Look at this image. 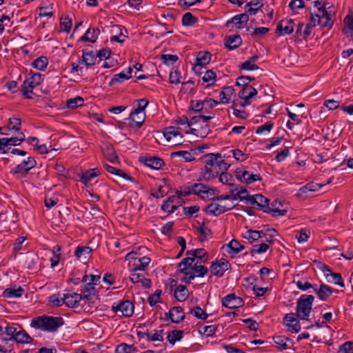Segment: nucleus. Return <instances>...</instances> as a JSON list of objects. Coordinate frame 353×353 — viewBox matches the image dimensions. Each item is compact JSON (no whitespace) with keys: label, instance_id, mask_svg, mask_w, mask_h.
Returning <instances> with one entry per match:
<instances>
[{"label":"nucleus","instance_id":"52","mask_svg":"<svg viewBox=\"0 0 353 353\" xmlns=\"http://www.w3.org/2000/svg\"><path fill=\"white\" fill-rule=\"evenodd\" d=\"M319 14H316V17L317 18V22L321 23V20L327 19L328 17H331V13L329 12L324 4L322 7L318 8Z\"/></svg>","mask_w":353,"mask_h":353},{"label":"nucleus","instance_id":"59","mask_svg":"<svg viewBox=\"0 0 353 353\" xmlns=\"http://www.w3.org/2000/svg\"><path fill=\"white\" fill-rule=\"evenodd\" d=\"M161 294V290H157L152 294L150 295L148 298V302L151 306L155 305L159 302V299Z\"/></svg>","mask_w":353,"mask_h":353},{"label":"nucleus","instance_id":"58","mask_svg":"<svg viewBox=\"0 0 353 353\" xmlns=\"http://www.w3.org/2000/svg\"><path fill=\"white\" fill-rule=\"evenodd\" d=\"M217 330V327L214 325H206L203 327V330H199L200 334L206 336L207 337L212 336L214 334Z\"/></svg>","mask_w":353,"mask_h":353},{"label":"nucleus","instance_id":"63","mask_svg":"<svg viewBox=\"0 0 353 353\" xmlns=\"http://www.w3.org/2000/svg\"><path fill=\"white\" fill-rule=\"evenodd\" d=\"M338 353H353V342L347 341L339 347Z\"/></svg>","mask_w":353,"mask_h":353},{"label":"nucleus","instance_id":"24","mask_svg":"<svg viewBox=\"0 0 353 353\" xmlns=\"http://www.w3.org/2000/svg\"><path fill=\"white\" fill-rule=\"evenodd\" d=\"M100 171L97 168H92L88 170L83 172L80 176V181L84 184L85 185H87L89 183V181L92 179L94 178L100 174Z\"/></svg>","mask_w":353,"mask_h":353},{"label":"nucleus","instance_id":"39","mask_svg":"<svg viewBox=\"0 0 353 353\" xmlns=\"http://www.w3.org/2000/svg\"><path fill=\"white\" fill-rule=\"evenodd\" d=\"M201 129V130L200 131L198 129L190 128L189 130L185 131V134H192L196 136L205 137L210 132L209 125L208 124H205L204 126H202Z\"/></svg>","mask_w":353,"mask_h":353},{"label":"nucleus","instance_id":"44","mask_svg":"<svg viewBox=\"0 0 353 353\" xmlns=\"http://www.w3.org/2000/svg\"><path fill=\"white\" fill-rule=\"evenodd\" d=\"M15 333H17V328L12 326H6L5 327L4 334L9 336V338H6L3 336V333L0 334V339L3 341H7L9 340H14L15 339Z\"/></svg>","mask_w":353,"mask_h":353},{"label":"nucleus","instance_id":"53","mask_svg":"<svg viewBox=\"0 0 353 353\" xmlns=\"http://www.w3.org/2000/svg\"><path fill=\"white\" fill-rule=\"evenodd\" d=\"M190 313L197 319L202 320H205L208 317V314L199 306L191 309Z\"/></svg>","mask_w":353,"mask_h":353},{"label":"nucleus","instance_id":"6","mask_svg":"<svg viewBox=\"0 0 353 353\" xmlns=\"http://www.w3.org/2000/svg\"><path fill=\"white\" fill-rule=\"evenodd\" d=\"M43 81L42 75L40 73H35L30 78L26 79L21 86V90L22 94L28 99L32 97L29 96V93H32L33 89L39 85Z\"/></svg>","mask_w":353,"mask_h":353},{"label":"nucleus","instance_id":"31","mask_svg":"<svg viewBox=\"0 0 353 353\" xmlns=\"http://www.w3.org/2000/svg\"><path fill=\"white\" fill-rule=\"evenodd\" d=\"M163 133V136L168 141L171 140L172 137H179V141H181L183 137V134L179 130H176L174 126H169L164 128Z\"/></svg>","mask_w":353,"mask_h":353},{"label":"nucleus","instance_id":"64","mask_svg":"<svg viewBox=\"0 0 353 353\" xmlns=\"http://www.w3.org/2000/svg\"><path fill=\"white\" fill-rule=\"evenodd\" d=\"M205 105L204 100L203 101H192L190 102V110H193L194 112H201L203 109Z\"/></svg>","mask_w":353,"mask_h":353},{"label":"nucleus","instance_id":"26","mask_svg":"<svg viewBox=\"0 0 353 353\" xmlns=\"http://www.w3.org/2000/svg\"><path fill=\"white\" fill-rule=\"evenodd\" d=\"M226 247L228 249V254H231L232 256L239 254L245 248V247L236 239L231 240L226 245Z\"/></svg>","mask_w":353,"mask_h":353},{"label":"nucleus","instance_id":"30","mask_svg":"<svg viewBox=\"0 0 353 353\" xmlns=\"http://www.w3.org/2000/svg\"><path fill=\"white\" fill-rule=\"evenodd\" d=\"M96 61V56L93 51L85 52L83 51L82 59L79 63H83L87 68H90L94 65Z\"/></svg>","mask_w":353,"mask_h":353},{"label":"nucleus","instance_id":"62","mask_svg":"<svg viewBox=\"0 0 353 353\" xmlns=\"http://www.w3.org/2000/svg\"><path fill=\"white\" fill-rule=\"evenodd\" d=\"M135 349L133 345L122 343L117 347L116 352L117 353H132L135 351Z\"/></svg>","mask_w":353,"mask_h":353},{"label":"nucleus","instance_id":"4","mask_svg":"<svg viewBox=\"0 0 353 353\" xmlns=\"http://www.w3.org/2000/svg\"><path fill=\"white\" fill-rule=\"evenodd\" d=\"M314 301L312 294H303L297 300L295 314L299 319L308 320Z\"/></svg>","mask_w":353,"mask_h":353},{"label":"nucleus","instance_id":"22","mask_svg":"<svg viewBox=\"0 0 353 353\" xmlns=\"http://www.w3.org/2000/svg\"><path fill=\"white\" fill-rule=\"evenodd\" d=\"M99 34L100 30L98 28H89L86 32L80 38V40L81 41L94 43Z\"/></svg>","mask_w":353,"mask_h":353},{"label":"nucleus","instance_id":"32","mask_svg":"<svg viewBox=\"0 0 353 353\" xmlns=\"http://www.w3.org/2000/svg\"><path fill=\"white\" fill-rule=\"evenodd\" d=\"M189 296L188 290L185 285H179L174 290V297L179 301H184Z\"/></svg>","mask_w":353,"mask_h":353},{"label":"nucleus","instance_id":"55","mask_svg":"<svg viewBox=\"0 0 353 353\" xmlns=\"http://www.w3.org/2000/svg\"><path fill=\"white\" fill-rule=\"evenodd\" d=\"M21 121L19 118H10L8 128L10 130L19 131L21 129Z\"/></svg>","mask_w":353,"mask_h":353},{"label":"nucleus","instance_id":"27","mask_svg":"<svg viewBox=\"0 0 353 353\" xmlns=\"http://www.w3.org/2000/svg\"><path fill=\"white\" fill-rule=\"evenodd\" d=\"M24 292V289L21 286L17 289L8 288L3 292L2 296L5 298H20Z\"/></svg>","mask_w":353,"mask_h":353},{"label":"nucleus","instance_id":"33","mask_svg":"<svg viewBox=\"0 0 353 353\" xmlns=\"http://www.w3.org/2000/svg\"><path fill=\"white\" fill-rule=\"evenodd\" d=\"M257 91L252 86H247L242 88L239 92V98L242 99H250L256 95Z\"/></svg>","mask_w":353,"mask_h":353},{"label":"nucleus","instance_id":"50","mask_svg":"<svg viewBox=\"0 0 353 353\" xmlns=\"http://www.w3.org/2000/svg\"><path fill=\"white\" fill-rule=\"evenodd\" d=\"M129 119L132 121L134 123V126L137 128H140L145 120V113H139V115L134 117H129ZM130 127H134L132 124H130Z\"/></svg>","mask_w":353,"mask_h":353},{"label":"nucleus","instance_id":"56","mask_svg":"<svg viewBox=\"0 0 353 353\" xmlns=\"http://www.w3.org/2000/svg\"><path fill=\"white\" fill-rule=\"evenodd\" d=\"M216 73L212 70H207L202 79L204 82L209 83L208 85H213L216 79Z\"/></svg>","mask_w":353,"mask_h":353},{"label":"nucleus","instance_id":"38","mask_svg":"<svg viewBox=\"0 0 353 353\" xmlns=\"http://www.w3.org/2000/svg\"><path fill=\"white\" fill-rule=\"evenodd\" d=\"M262 234L265 235L266 234L263 233V231L249 230L246 232L245 234L244 235V238L248 239L250 241V243H252L254 241L261 238Z\"/></svg>","mask_w":353,"mask_h":353},{"label":"nucleus","instance_id":"21","mask_svg":"<svg viewBox=\"0 0 353 353\" xmlns=\"http://www.w3.org/2000/svg\"><path fill=\"white\" fill-rule=\"evenodd\" d=\"M211 60V54L208 52H199L196 58V63L193 67V70L196 71L197 67H203Z\"/></svg>","mask_w":353,"mask_h":353},{"label":"nucleus","instance_id":"18","mask_svg":"<svg viewBox=\"0 0 353 353\" xmlns=\"http://www.w3.org/2000/svg\"><path fill=\"white\" fill-rule=\"evenodd\" d=\"M314 292L316 294L317 296L322 301H326L333 293V288L330 286L322 283L319 288H314Z\"/></svg>","mask_w":353,"mask_h":353},{"label":"nucleus","instance_id":"17","mask_svg":"<svg viewBox=\"0 0 353 353\" xmlns=\"http://www.w3.org/2000/svg\"><path fill=\"white\" fill-rule=\"evenodd\" d=\"M242 43V39L239 34L227 36L224 38V46L230 50H234Z\"/></svg>","mask_w":353,"mask_h":353},{"label":"nucleus","instance_id":"29","mask_svg":"<svg viewBox=\"0 0 353 353\" xmlns=\"http://www.w3.org/2000/svg\"><path fill=\"white\" fill-rule=\"evenodd\" d=\"M132 72V69L131 67L128 68L127 73L120 72L119 74H114L112 79H111L109 85L111 86L114 83H122L124 80H128L131 78V73Z\"/></svg>","mask_w":353,"mask_h":353},{"label":"nucleus","instance_id":"25","mask_svg":"<svg viewBox=\"0 0 353 353\" xmlns=\"http://www.w3.org/2000/svg\"><path fill=\"white\" fill-rule=\"evenodd\" d=\"M97 293V290L94 287V285L89 281L88 283L84 284L83 288L81 290V294L83 296L84 299L88 301L91 300L94 296H95Z\"/></svg>","mask_w":353,"mask_h":353},{"label":"nucleus","instance_id":"1","mask_svg":"<svg viewBox=\"0 0 353 353\" xmlns=\"http://www.w3.org/2000/svg\"><path fill=\"white\" fill-rule=\"evenodd\" d=\"M224 158L225 156L222 157L220 153H208L203 155L199 160L205 164L202 169L204 172L198 181H210L217 177L221 170H228L230 165L225 161Z\"/></svg>","mask_w":353,"mask_h":353},{"label":"nucleus","instance_id":"42","mask_svg":"<svg viewBox=\"0 0 353 353\" xmlns=\"http://www.w3.org/2000/svg\"><path fill=\"white\" fill-rule=\"evenodd\" d=\"M194 153H191L188 151H177L172 152L170 156L172 157H181L184 159L185 162H190L195 160V157H194Z\"/></svg>","mask_w":353,"mask_h":353},{"label":"nucleus","instance_id":"2","mask_svg":"<svg viewBox=\"0 0 353 353\" xmlns=\"http://www.w3.org/2000/svg\"><path fill=\"white\" fill-rule=\"evenodd\" d=\"M64 323L61 317L43 315L33 318L30 325L43 331L54 332Z\"/></svg>","mask_w":353,"mask_h":353},{"label":"nucleus","instance_id":"11","mask_svg":"<svg viewBox=\"0 0 353 353\" xmlns=\"http://www.w3.org/2000/svg\"><path fill=\"white\" fill-rule=\"evenodd\" d=\"M139 161L154 170H159L165 165L164 161L157 157L141 156L139 158Z\"/></svg>","mask_w":353,"mask_h":353},{"label":"nucleus","instance_id":"61","mask_svg":"<svg viewBox=\"0 0 353 353\" xmlns=\"http://www.w3.org/2000/svg\"><path fill=\"white\" fill-rule=\"evenodd\" d=\"M310 234V230L303 228L301 229L296 235V237L299 243L307 241Z\"/></svg>","mask_w":353,"mask_h":353},{"label":"nucleus","instance_id":"54","mask_svg":"<svg viewBox=\"0 0 353 353\" xmlns=\"http://www.w3.org/2000/svg\"><path fill=\"white\" fill-rule=\"evenodd\" d=\"M228 170H221L219 176V180L223 184H227L229 185H232V184L230 183V181L233 179L232 176L227 172Z\"/></svg>","mask_w":353,"mask_h":353},{"label":"nucleus","instance_id":"28","mask_svg":"<svg viewBox=\"0 0 353 353\" xmlns=\"http://www.w3.org/2000/svg\"><path fill=\"white\" fill-rule=\"evenodd\" d=\"M196 258L187 256L182 259V261L178 264V272L183 273L185 271H188V269H190L193 267V263L194 262Z\"/></svg>","mask_w":353,"mask_h":353},{"label":"nucleus","instance_id":"7","mask_svg":"<svg viewBox=\"0 0 353 353\" xmlns=\"http://www.w3.org/2000/svg\"><path fill=\"white\" fill-rule=\"evenodd\" d=\"M235 207V205H221L215 198L212 199V202L205 208V212L210 214L217 216Z\"/></svg>","mask_w":353,"mask_h":353},{"label":"nucleus","instance_id":"3","mask_svg":"<svg viewBox=\"0 0 353 353\" xmlns=\"http://www.w3.org/2000/svg\"><path fill=\"white\" fill-rule=\"evenodd\" d=\"M269 199L262 194H258L255 196L249 195L248 197V204H256L265 213H272V216H284L287 213L286 210H280L279 208H272L269 206Z\"/></svg>","mask_w":353,"mask_h":353},{"label":"nucleus","instance_id":"46","mask_svg":"<svg viewBox=\"0 0 353 353\" xmlns=\"http://www.w3.org/2000/svg\"><path fill=\"white\" fill-rule=\"evenodd\" d=\"M198 22V19L191 12H186L182 17V24L184 26H191Z\"/></svg>","mask_w":353,"mask_h":353},{"label":"nucleus","instance_id":"51","mask_svg":"<svg viewBox=\"0 0 353 353\" xmlns=\"http://www.w3.org/2000/svg\"><path fill=\"white\" fill-rule=\"evenodd\" d=\"M254 77L248 76H241L236 79V85L241 87L242 88L247 86H251L249 83L251 81L254 80Z\"/></svg>","mask_w":353,"mask_h":353},{"label":"nucleus","instance_id":"57","mask_svg":"<svg viewBox=\"0 0 353 353\" xmlns=\"http://www.w3.org/2000/svg\"><path fill=\"white\" fill-rule=\"evenodd\" d=\"M72 24V19L68 17L61 19L60 26L62 31L69 32L70 31Z\"/></svg>","mask_w":353,"mask_h":353},{"label":"nucleus","instance_id":"34","mask_svg":"<svg viewBox=\"0 0 353 353\" xmlns=\"http://www.w3.org/2000/svg\"><path fill=\"white\" fill-rule=\"evenodd\" d=\"M14 341L19 343H31L34 339L23 330L15 333V339Z\"/></svg>","mask_w":353,"mask_h":353},{"label":"nucleus","instance_id":"8","mask_svg":"<svg viewBox=\"0 0 353 353\" xmlns=\"http://www.w3.org/2000/svg\"><path fill=\"white\" fill-rule=\"evenodd\" d=\"M222 305L230 309H236L241 307L244 304L242 298L237 296L234 293L229 294L222 299Z\"/></svg>","mask_w":353,"mask_h":353},{"label":"nucleus","instance_id":"43","mask_svg":"<svg viewBox=\"0 0 353 353\" xmlns=\"http://www.w3.org/2000/svg\"><path fill=\"white\" fill-rule=\"evenodd\" d=\"M149 101L145 99H141L138 101L137 108L130 113V117H134L139 115V113H145L144 110L148 105Z\"/></svg>","mask_w":353,"mask_h":353},{"label":"nucleus","instance_id":"20","mask_svg":"<svg viewBox=\"0 0 353 353\" xmlns=\"http://www.w3.org/2000/svg\"><path fill=\"white\" fill-rule=\"evenodd\" d=\"M236 172V178L241 181H244L246 184H251L256 181H261V177L259 174H250L249 172L244 170L241 172Z\"/></svg>","mask_w":353,"mask_h":353},{"label":"nucleus","instance_id":"49","mask_svg":"<svg viewBox=\"0 0 353 353\" xmlns=\"http://www.w3.org/2000/svg\"><path fill=\"white\" fill-rule=\"evenodd\" d=\"M84 100L81 97H77L73 99H70L66 101V105L68 108L74 109L77 107L82 106L83 105Z\"/></svg>","mask_w":353,"mask_h":353},{"label":"nucleus","instance_id":"23","mask_svg":"<svg viewBox=\"0 0 353 353\" xmlns=\"http://www.w3.org/2000/svg\"><path fill=\"white\" fill-rule=\"evenodd\" d=\"M105 169L107 172H108L110 174H113L117 176L122 177L125 180L130 181H134V179L126 174L125 172H123L122 170L117 169L112 165H110L108 164L105 163L103 165Z\"/></svg>","mask_w":353,"mask_h":353},{"label":"nucleus","instance_id":"15","mask_svg":"<svg viewBox=\"0 0 353 353\" xmlns=\"http://www.w3.org/2000/svg\"><path fill=\"white\" fill-rule=\"evenodd\" d=\"M37 165V162L32 157H28L27 160L22 161L16 166L14 170L15 174H21L26 175L28 172Z\"/></svg>","mask_w":353,"mask_h":353},{"label":"nucleus","instance_id":"13","mask_svg":"<svg viewBox=\"0 0 353 353\" xmlns=\"http://www.w3.org/2000/svg\"><path fill=\"white\" fill-rule=\"evenodd\" d=\"M83 296L81 294L77 292L64 294L62 297V302L69 307H77L79 305V302L82 300Z\"/></svg>","mask_w":353,"mask_h":353},{"label":"nucleus","instance_id":"14","mask_svg":"<svg viewBox=\"0 0 353 353\" xmlns=\"http://www.w3.org/2000/svg\"><path fill=\"white\" fill-rule=\"evenodd\" d=\"M294 31V21L292 19H283L277 25L276 33L279 35L290 34Z\"/></svg>","mask_w":353,"mask_h":353},{"label":"nucleus","instance_id":"47","mask_svg":"<svg viewBox=\"0 0 353 353\" xmlns=\"http://www.w3.org/2000/svg\"><path fill=\"white\" fill-rule=\"evenodd\" d=\"M218 260L212 262L210 270L213 275L221 277L224 274L223 270Z\"/></svg>","mask_w":353,"mask_h":353},{"label":"nucleus","instance_id":"5","mask_svg":"<svg viewBox=\"0 0 353 353\" xmlns=\"http://www.w3.org/2000/svg\"><path fill=\"white\" fill-rule=\"evenodd\" d=\"M208 272V269L205 266L196 262L193 267L183 272L184 276L181 279V281L185 284H190L195 277H203Z\"/></svg>","mask_w":353,"mask_h":353},{"label":"nucleus","instance_id":"37","mask_svg":"<svg viewBox=\"0 0 353 353\" xmlns=\"http://www.w3.org/2000/svg\"><path fill=\"white\" fill-rule=\"evenodd\" d=\"M92 251V248L88 246H78L74 252V255L78 259L83 258V259H86Z\"/></svg>","mask_w":353,"mask_h":353},{"label":"nucleus","instance_id":"16","mask_svg":"<svg viewBox=\"0 0 353 353\" xmlns=\"http://www.w3.org/2000/svg\"><path fill=\"white\" fill-rule=\"evenodd\" d=\"M101 150L107 160L110 163H116L119 162V157L113 145L111 143L108 142L103 143L101 145Z\"/></svg>","mask_w":353,"mask_h":353},{"label":"nucleus","instance_id":"19","mask_svg":"<svg viewBox=\"0 0 353 353\" xmlns=\"http://www.w3.org/2000/svg\"><path fill=\"white\" fill-rule=\"evenodd\" d=\"M191 188L192 190V194L199 196L202 199L204 198V196L203 195V194H208V193L212 194L210 192L211 191H212V192L216 191L215 188H209L208 186H207L203 183H196L192 184L191 185Z\"/></svg>","mask_w":353,"mask_h":353},{"label":"nucleus","instance_id":"48","mask_svg":"<svg viewBox=\"0 0 353 353\" xmlns=\"http://www.w3.org/2000/svg\"><path fill=\"white\" fill-rule=\"evenodd\" d=\"M273 340L280 350H284L288 348L286 343L287 341L289 340L288 337L283 336H275L273 337Z\"/></svg>","mask_w":353,"mask_h":353},{"label":"nucleus","instance_id":"36","mask_svg":"<svg viewBox=\"0 0 353 353\" xmlns=\"http://www.w3.org/2000/svg\"><path fill=\"white\" fill-rule=\"evenodd\" d=\"M150 261V259L147 256L139 257L137 261L138 263H134L132 270L134 272L138 270H145L148 268Z\"/></svg>","mask_w":353,"mask_h":353},{"label":"nucleus","instance_id":"60","mask_svg":"<svg viewBox=\"0 0 353 353\" xmlns=\"http://www.w3.org/2000/svg\"><path fill=\"white\" fill-rule=\"evenodd\" d=\"M193 255H194V257H195L196 259L201 260L200 263H202V262L205 263L208 259V257H207L208 253L203 248L194 250Z\"/></svg>","mask_w":353,"mask_h":353},{"label":"nucleus","instance_id":"41","mask_svg":"<svg viewBox=\"0 0 353 353\" xmlns=\"http://www.w3.org/2000/svg\"><path fill=\"white\" fill-rule=\"evenodd\" d=\"M48 59L46 57L41 56L37 58L32 63V65L39 70H44L48 65Z\"/></svg>","mask_w":353,"mask_h":353},{"label":"nucleus","instance_id":"10","mask_svg":"<svg viewBox=\"0 0 353 353\" xmlns=\"http://www.w3.org/2000/svg\"><path fill=\"white\" fill-rule=\"evenodd\" d=\"M295 316L294 313H290L283 318V323L288 327V330L293 333L299 332L301 328L299 318Z\"/></svg>","mask_w":353,"mask_h":353},{"label":"nucleus","instance_id":"40","mask_svg":"<svg viewBox=\"0 0 353 353\" xmlns=\"http://www.w3.org/2000/svg\"><path fill=\"white\" fill-rule=\"evenodd\" d=\"M183 331L174 330L168 332L167 339L169 343L174 345L176 341H180L183 338Z\"/></svg>","mask_w":353,"mask_h":353},{"label":"nucleus","instance_id":"45","mask_svg":"<svg viewBox=\"0 0 353 353\" xmlns=\"http://www.w3.org/2000/svg\"><path fill=\"white\" fill-rule=\"evenodd\" d=\"M270 248V245L267 243H263L261 244H256L252 246L250 254L253 256L256 254H263Z\"/></svg>","mask_w":353,"mask_h":353},{"label":"nucleus","instance_id":"35","mask_svg":"<svg viewBox=\"0 0 353 353\" xmlns=\"http://www.w3.org/2000/svg\"><path fill=\"white\" fill-rule=\"evenodd\" d=\"M234 90L232 87L226 86L224 87L222 91L220 92V101L222 103H227L231 99V97L234 94Z\"/></svg>","mask_w":353,"mask_h":353},{"label":"nucleus","instance_id":"9","mask_svg":"<svg viewBox=\"0 0 353 353\" xmlns=\"http://www.w3.org/2000/svg\"><path fill=\"white\" fill-rule=\"evenodd\" d=\"M134 304L130 301H121L117 305H112V310L115 312H120L123 316H131L134 313Z\"/></svg>","mask_w":353,"mask_h":353},{"label":"nucleus","instance_id":"12","mask_svg":"<svg viewBox=\"0 0 353 353\" xmlns=\"http://www.w3.org/2000/svg\"><path fill=\"white\" fill-rule=\"evenodd\" d=\"M185 316L183 309L180 306H174L170 308L169 312L165 313V319L171 320L172 323H178L184 320Z\"/></svg>","mask_w":353,"mask_h":353}]
</instances>
